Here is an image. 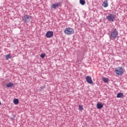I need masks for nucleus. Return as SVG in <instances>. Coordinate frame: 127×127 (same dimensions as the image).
Returning <instances> with one entry per match:
<instances>
[{
	"label": "nucleus",
	"mask_w": 127,
	"mask_h": 127,
	"mask_svg": "<svg viewBox=\"0 0 127 127\" xmlns=\"http://www.w3.org/2000/svg\"><path fill=\"white\" fill-rule=\"evenodd\" d=\"M119 36V32L117 30V29H113L110 35L111 39H116Z\"/></svg>",
	"instance_id": "f257e3e1"
},
{
	"label": "nucleus",
	"mask_w": 127,
	"mask_h": 127,
	"mask_svg": "<svg viewBox=\"0 0 127 127\" xmlns=\"http://www.w3.org/2000/svg\"><path fill=\"white\" fill-rule=\"evenodd\" d=\"M115 73L116 75L121 76L124 74V68L122 66L118 67L115 68Z\"/></svg>",
	"instance_id": "f03ea898"
},
{
	"label": "nucleus",
	"mask_w": 127,
	"mask_h": 127,
	"mask_svg": "<svg viewBox=\"0 0 127 127\" xmlns=\"http://www.w3.org/2000/svg\"><path fill=\"white\" fill-rule=\"evenodd\" d=\"M64 33L65 34H68V35H70V34H73L74 33V29L72 28H66L65 29Z\"/></svg>",
	"instance_id": "7ed1b4c3"
},
{
	"label": "nucleus",
	"mask_w": 127,
	"mask_h": 127,
	"mask_svg": "<svg viewBox=\"0 0 127 127\" xmlns=\"http://www.w3.org/2000/svg\"><path fill=\"white\" fill-rule=\"evenodd\" d=\"M106 18L108 19V20H109V21H112V22H114L115 18H116V15L111 14L107 16Z\"/></svg>",
	"instance_id": "20e7f679"
},
{
	"label": "nucleus",
	"mask_w": 127,
	"mask_h": 127,
	"mask_svg": "<svg viewBox=\"0 0 127 127\" xmlns=\"http://www.w3.org/2000/svg\"><path fill=\"white\" fill-rule=\"evenodd\" d=\"M31 18V16L28 15H24V16L22 17V20L25 21V22H29Z\"/></svg>",
	"instance_id": "39448f33"
},
{
	"label": "nucleus",
	"mask_w": 127,
	"mask_h": 127,
	"mask_svg": "<svg viewBox=\"0 0 127 127\" xmlns=\"http://www.w3.org/2000/svg\"><path fill=\"white\" fill-rule=\"evenodd\" d=\"M54 33L53 31H49L46 34V37L47 38H51V37H53Z\"/></svg>",
	"instance_id": "423d86ee"
},
{
	"label": "nucleus",
	"mask_w": 127,
	"mask_h": 127,
	"mask_svg": "<svg viewBox=\"0 0 127 127\" xmlns=\"http://www.w3.org/2000/svg\"><path fill=\"white\" fill-rule=\"evenodd\" d=\"M85 79L88 84H93V80L91 76H87L86 77Z\"/></svg>",
	"instance_id": "0eeeda50"
},
{
	"label": "nucleus",
	"mask_w": 127,
	"mask_h": 127,
	"mask_svg": "<svg viewBox=\"0 0 127 127\" xmlns=\"http://www.w3.org/2000/svg\"><path fill=\"white\" fill-rule=\"evenodd\" d=\"M102 5L103 6H104V7H108V6H109V3H108V1L107 0H104Z\"/></svg>",
	"instance_id": "6e6552de"
},
{
	"label": "nucleus",
	"mask_w": 127,
	"mask_h": 127,
	"mask_svg": "<svg viewBox=\"0 0 127 127\" xmlns=\"http://www.w3.org/2000/svg\"><path fill=\"white\" fill-rule=\"evenodd\" d=\"M60 5V3H56V4H54L51 5V8H54V9H55V8H56V7H58V6H59Z\"/></svg>",
	"instance_id": "1a4fd4ad"
},
{
	"label": "nucleus",
	"mask_w": 127,
	"mask_h": 127,
	"mask_svg": "<svg viewBox=\"0 0 127 127\" xmlns=\"http://www.w3.org/2000/svg\"><path fill=\"white\" fill-rule=\"evenodd\" d=\"M103 107H104V105H103V104H102L101 103H97V109H102V108H103Z\"/></svg>",
	"instance_id": "9d476101"
},
{
	"label": "nucleus",
	"mask_w": 127,
	"mask_h": 127,
	"mask_svg": "<svg viewBox=\"0 0 127 127\" xmlns=\"http://www.w3.org/2000/svg\"><path fill=\"white\" fill-rule=\"evenodd\" d=\"M13 103L15 105H18L19 104V100H18V99H14L13 100Z\"/></svg>",
	"instance_id": "9b49d317"
},
{
	"label": "nucleus",
	"mask_w": 127,
	"mask_h": 127,
	"mask_svg": "<svg viewBox=\"0 0 127 127\" xmlns=\"http://www.w3.org/2000/svg\"><path fill=\"white\" fill-rule=\"evenodd\" d=\"M6 86L7 88H10V87H12L13 86V83L10 82V83H7Z\"/></svg>",
	"instance_id": "f8f14e48"
},
{
	"label": "nucleus",
	"mask_w": 127,
	"mask_h": 127,
	"mask_svg": "<svg viewBox=\"0 0 127 127\" xmlns=\"http://www.w3.org/2000/svg\"><path fill=\"white\" fill-rule=\"evenodd\" d=\"M103 81L104 82V83H108L109 82V78H106V77H103L102 78Z\"/></svg>",
	"instance_id": "ddd939ff"
},
{
	"label": "nucleus",
	"mask_w": 127,
	"mask_h": 127,
	"mask_svg": "<svg viewBox=\"0 0 127 127\" xmlns=\"http://www.w3.org/2000/svg\"><path fill=\"white\" fill-rule=\"evenodd\" d=\"M79 2L82 5H85V4L86 3V1H85V0H79Z\"/></svg>",
	"instance_id": "4468645a"
},
{
	"label": "nucleus",
	"mask_w": 127,
	"mask_h": 127,
	"mask_svg": "<svg viewBox=\"0 0 127 127\" xmlns=\"http://www.w3.org/2000/svg\"><path fill=\"white\" fill-rule=\"evenodd\" d=\"M123 96H124V93H119L117 94V98H123Z\"/></svg>",
	"instance_id": "2eb2a0df"
},
{
	"label": "nucleus",
	"mask_w": 127,
	"mask_h": 127,
	"mask_svg": "<svg viewBox=\"0 0 127 127\" xmlns=\"http://www.w3.org/2000/svg\"><path fill=\"white\" fill-rule=\"evenodd\" d=\"M11 58V56L10 54H8L5 56V59L6 60H8V59H10Z\"/></svg>",
	"instance_id": "dca6fc26"
},
{
	"label": "nucleus",
	"mask_w": 127,
	"mask_h": 127,
	"mask_svg": "<svg viewBox=\"0 0 127 127\" xmlns=\"http://www.w3.org/2000/svg\"><path fill=\"white\" fill-rule=\"evenodd\" d=\"M40 57L41 58H42V59H43V58L45 57V53H42L40 55Z\"/></svg>",
	"instance_id": "f3484780"
},
{
	"label": "nucleus",
	"mask_w": 127,
	"mask_h": 127,
	"mask_svg": "<svg viewBox=\"0 0 127 127\" xmlns=\"http://www.w3.org/2000/svg\"><path fill=\"white\" fill-rule=\"evenodd\" d=\"M79 111H83V106L82 105H79Z\"/></svg>",
	"instance_id": "a211bd4d"
},
{
	"label": "nucleus",
	"mask_w": 127,
	"mask_h": 127,
	"mask_svg": "<svg viewBox=\"0 0 127 127\" xmlns=\"http://www.w3.org/2000/svg\"><path fill=\"white\" fill-rule=\"evenodd\" d=\"M1 105V103L0 102V106Z\"/></svg>",
	"instance_id": "6ab92c4d"
}]
</instances>
